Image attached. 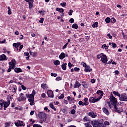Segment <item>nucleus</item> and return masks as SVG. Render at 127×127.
<instances>
[{
  "mask_svg": "<svg viewBox=\"0 0 127 127\" xmlns=\"http://www.w3.org/2000/svg\"><path fill=\"white\" fill-rule=\"evenodd\" d=\"M12 92H13V94L14 95V94L16 93V87H13L12 88Z\"/></svg>",
  "mask_w": 127,
  "mask_h": 127,
  "instance_id": "obj_37",
  "label": "nucleus"
},
{
  "mask_svg": "<svg viewBox=\"0 0 127 127\" xmlns=\"http://www.w3.org/2000/svg\"><path fill=\"white\" fill-rule=\"evenodd\" d=\"M16 64V62L14 59L12 60L11 61V62H9V67L12 69H14V68H15Z\"/></svg>",
  "mask_w": 127,
  "mask_h": 127,
  "instance_id": "obj_6",
  "label": "nucleus"
},
{
  "mask_svg": "<svg viewBox=\"0 0 127 127\" xmlns=\"http://www.w3.org/2000/svg\"><path fill=\"white\" fill-rule=\"evenodd\" d=\"M100 101V98H94V97H90L89 99V102L90 103H96V102H98Z\"/></svg>",
  "mask_w": 127,
  "mask_h": 127,
  "instance_id": "obj_11",
  "label": "nucleus"
},
{
  "mask_svg": "<svg viewBox=\"0 0 127 127\" xmlns=\"http://www.w3.org/2000/svg\"><path fill=\"white\" fill-rule=\"evenodd\" d=\"M114 95H115V96H117L118 97H119V98L121 97V94L119 93L117 91H114L113 92Z\"/></svg>",
  "mask_w": 127,
  "mask_h": 127,
  "instance_id": "obj_29",
  "label": "nucleus"
},
{
  "mask_svg": "<svg viewBox=\"0 0 127 127\" xmlns=\"http://www.w3.org/2000/svg\"><path fill=\"white\" fill-rule=\"evenodd\" d=\"M88 116L93 119H95V118L97 117V114L93 112H90L88 113Z\"/></svg>",
  "mask_w": 127,
  "mask_h": 127,
  "instance_id": "obj_12",
  "label": "nucleus"
},
{
  "mask_svg": "<svg viewBox=\"0 0 127 127\" xmlns=\"http://www.w3.org/2000/svg\"><path fill=\"white\" fill-rule=\"evenodd\" d=\"M73 12V10H72V9H70V10H69V12H68V14L69 15H72V13Z\"/></svg>",
  "mask_w": 127,
  "mask_h": 127,
  "instance_id": "obj_58",
  "label": "nucleus"
},
{
  "mask_svg": "<svg viewBox=\"0 0 127 127\" xmlns=\"http://www.w3.org/2000/svg\"><path fill=\"white\" fill-rule=\"evenodd\" d=\"M102 110H103V113L106 114V115H107V116H109V115H110V112H109V110H108V109L107 108H103L102 109Z\"/></svg>",
  "mask_w": 127,
  "mask_h": 127,
  "instance_id": "obj_19",
  "label": "nucleus"
},
{
  "mask_svg": "<svg viewBox=\"0 0 127 127\" xmlns=\"http://www.w3.org/2000/svg\"><path fill=\"white\" fill-rule=\"evenodd\" d=\"M69 22H70V23H74V19L71 18V19L69 20Z\"/></svg>",
  "mask_w": 127,
  "mask_h": 127,
  "instance_id": "obj_50",
  "label": "nucleus"
},
{
  "mask_svg": "<svg viewBox=\"0 0 127 127\" xmlns=\"http://www.w3.org/2000/svg\"><path fill=\"white\" fill-rule=\"evenodd\" d=\"M116 19H115V18H111V22L112 23H115V22H116Z\"/></svg>",
  "mask_w": 127,
  "mask_h": 127,
  "instance_id": "obj_46",
  "label": "nucleus"
},
{
  "mask_svg": "<svg viewBox=\"0 0 127 127\" xmlns=\"http://www.w3.org/2000/svg\"><path fill=\"white\" fill-rule=\"evenodd\" d=\"M56 81H61L62 80V78L60 76H59L56 78Z\"/></svg>",
  "mask_w": 127,
  "mask_h": 127,
  "instance_id": "obj_43",
  "label": "nucleus"
},
{
  "mask_svg": "<svg viewBox=\"0 0 127 127\" xmlns=\"http://www.w3.org/2000/svg\"><path fill=\"white\" fill-rule=\"evenodd\" d=\"M49 106L50 107V108H51V109H53V110L56 111V109L54 107V105H53V104L50 103Z\"/></svg>",
  "mask_w": 127,
  "mask_h": 127,
  "instance_id": "obj_34",
  "label": "nucleus"
},
{
  "mask_svg": "<svg viewBox=\"0 0 127 127\" xmlns=\"http://www.w3.org/2000/svg\"><path fill=\"white\" fill-rule=\"evenodd\" d=\"M119 100L120 101H123L124 102L127 101V95L126 94H122L120 96V98H119Z\"/></svg>",
  "mask_w": 127,
  "mask_h": 127,
  "instance_id": "obj_8",
  "label": "nucleus"
},
{
  "mask_svg": "<svg viewBox=\"0 0 127 127\" xmlns=\"http://www.w3.org/2000/svg\"><path fill=\"white\" fill-rule=\"evenodd\" d=\"M109 125H110V123H109L108 122H104V126H105V127H106V126H109Z\"/></svg>",
  "mask_w": 127,
  "mask_h": 127,
  "instance_id": "obj_49",
  "label": "nucleus"
},
{
  "mask_svg": "<svg viewBox=\"0 0 127 127\" xmlns=\"http://www.w3.org/2000/svg\"><path fill=\"white\" fill-rule=\"evenodd\" d=\"M83 122L84 123H85V122H90V120L89 119V118H88L87 117H85L84 118H83Z\"/></svg>",
  "mask_w": 127,
  "mask_h": 127,
  "instance_id": "obj_36",
  "label": "nucleus"
},
{
  "mask_svg": "<svg viewBox=\"0 0 127 127\" xmlns=\"http://www.w3.org/2000/svg\"><path fill=\"white\" fill-rule=\"evenodd\" d=\"M48 96L49 98H53L54 97V95L53 94V91L52 90H48Z\"/></svg>",
  "mask_w": 127,
  "mask_h": 127,
  "instance_id": "obj_15",
  "label": "nucleus"
},
{
  "mask_svg": "<svg viewBox=\"0 0 127 127\" xmlns=\"http://www.w3.org/2000/svg\"><path fill=\"white\" fill-rule=\"evenodd\" d=\"M70 113L71 115H75V114H76V110H75V109H72L71 110Z\"/></svg>",
  "mask_w": 127,
  "mask_h": 127,
  "instance_id": "obj_40",
  "label": "nucleus"
},
{
  "mask_svg": "<svg viewBox=\"0 0 127 127\" xmlns=\"http://www.w3.org/2000/svg\"><path fill=\"white\" fill-rule=\"evenodd\" d=\"M112 47L113 48H116L117 47V44L114 43H112Z\"/></svg>",
  "mask_w": 127,
  "mask_h": 127,
  "instance_id": "obj_53",
  "label": "nucleus"
},
{
  "mask_svg": "<svg viewBox=\"0 0 127 127\" xmlns=\"http://www.w3.org/2000/svg\"><path fill=\"white\" fill-rule=\"evenodd\" d=\"M84 71H85V72H92V71H93V69L92 68H91L90 66L87 65L85 68Z\"/></svg>",
  "mask_w": 127,
  "mask_h": 127,
  "instance_id": "obj_17",
  "label": "nucleus"
},
{
  "mask_svg": "<svg viewBox=\"0 0 127 127\" xmlns=\"http://www.w3.org/2000/svg\"><path fill=\"white\" fill-rule=\"evenodd\" d=\"M29 53H30V55H32V56H33V57H35V56H36V54H37L36 52H34L33 53L31 51H30Z\"/></svg>",
  "mask_w": 127,
  "mask_h": 127,
  "instance_id": "obj_30",
  "label": "nucleus"
},
{
  "mask_svg": "<svg viewBox=\"0 0 127 127\" xmlns=\"http://www.w3.org/2000/svg\"><path fill=\"white\" fill-rule=\"evenodd\" d=\"M57 11H59V12H64V9L63 8H60L58 7L56 8Z\"/></svg>",
  "mask_w": 127,
  "mask_h": 127,
  "instance_id": "obj_28",
  "label": "nucleus"
},
{
  "mask_svg": "<svg viewBox=\"0 0 127 127\" xmlns=\"http://www.w3.org/2000/svg\"><path fill=\"white\" fill-rule=\"evenodd\" d=\"M51 75L52 76V77H57V73H51Z\"/></svg>",
  "mask_w": 127,
  "mask_h": 127,
  "instance_id": "obj_45",
  "label": "nucleus"
},
{
  "mask_svg": "<svg viewBox=\"0 0 127 127\" xmlns=\"http://www.w3.org/2000/svg\"><path fill=\"white\" fill-rule=\"evenodd\" d=\"M82 87H83V88H84L85 89H88V88H89V83L86 82L84 84H83Z\"/></svg>",
  "mask_w": 127,
  "mask_h": 127,
  "instance_id": "obj_23",
  "label": "nucleus"
},
{
  "mask_svg": "<svg viewBox=\"0 0 127 127\" xmlns=\"http://www.w3.org/2000/svg\"><path fill=\"white\" fill-rule=\"evenodd\" d=\"M14 71L16 73H20L21 72H22V70H21V69L20 68H14Z\"/></svg>",
  "mask_w": 127,
  "mask_h": 127,
  "instance_id": "obj_21",
  "label": "nucleus"
},
{
  "mask_svg": "<svg viewBox=\"0 0 127 127\" xmlns=\"http://www.w3.org/2000/svg\"><path fill=\"white\" fill-rule=\"evenodd\" d=\"M41 97L42 98H45L46 97V95L45 94V93H42L41 94Z\"/></svg>",
  "mask_w": 127,
  "mask_h": 127,
  "instance_id": "obj_60",
  "label": "nucleus"
},
{
  "mask_svg": "<svg viewBox=\"0 0 127 127\" xmlns=\"http://www.w3.org/2000/svg\"><path fill=\"white\" fill-rule=\"evenodd\" d=\"M8 14H9V15L11 14V9H10V7L8 6Z\"/></svg>",
  "mask_w": 127,
  "mask_h": 127,
  "instance_id": "obj_42",
  "label": "nucleus"
},
{
  "mask_svg": "<svg viewBox=\"0 0 127 127\" xmlns=\"http://www.w3.org/2000/svg\"><path fill=\"white\" fill-rule=\"evenodd\" d=\"M21 88L23 90H26V87L24 86L23 85H21Z\"/></svg>",
  "mask_w": 127,
  "mask_h": 127,
  "instance_id": "obj_63",
  "label": "nucleus"
},
{
  "mask_svg": "<svg viewBox=\"0 0 127 127\" xmlns=\"http://www.w3.org/2000/svg\"><path fill=\"white\" fill-rule=\"evenodd\" d=\"M24 55L25 56H27L26 60H28L29 59V53L28 52H25Z\"/></svg>",
  "mask_w": 127,
  "mask_h": 127,
  "instance_id": "obj_33",
  "label": "nucleus"
},
{
  "mask_svg": "<svg viewBox=\"0 0 127 127\" xmlns=\"http://www.w3.org/2000/svg\"><path fill=\"white\" fill-rule=\"evenodd\" d=\"M66 67H67V63L63 64L62 65V68L63 70H66Z\"/></svg>",
  "mask_w": 127,
  "mask_h": 127,
  "instance_id": "obj_25",
  "label": "nucleus"
},
{
  "mask_svg": "<svg viewBox=\"0 0 127 127\" xmlns=\"http://www.w3.org/2000/svg\"><path fill=\"white\" fill-rule=\"evenodd\" d=\"M78 105H79L80 106H87L88 105V103H87V102H83L82 101H79L78 102Z\"/></svg>",
  "mask_w": 127,
  "mask_h": 127,
  "instance_id": "obj_22",
  "label": "nucleus"
},
{
  "mask_svg": "<svg viewBox=\"0 0 127 127\" xmlns=\"http://www.w3.org/2000/svg\"><path fill=\"white\" fill-rule=\"evenodd\" d=\"M80 86H81V84H80L79 82L76 81L74 86V89H76H76H78L80 88Z\"/></svg>",
  "mask_w": 127,
  "mask_h": 127,
  "instance_id": "obj_18",
  "label": "nucleus"
},
{
  "mask_svg": "<svg viewBox=\"0 0 127 127\" xmlns=\"http://www.w3.org/2000/svg\"><path fill=\"white\" fill-rule=\"evenodd\" d=\"M105 20L107 23H110L111 22V18L110 17L106 18Z\"/></svg>",
  "mask_w": 127,
  "mask_h": 127,
  "instance_id": "obj_35",
  "label": "nucleus"
},
{
  "mask_svg": "<svg viewBox=\"0 0 127 127\" xmlns=\"http://www.w3.org/2000/svg\"><path fill=\"white\" fill-rule=\"evenodd\" d=\"M55 65H60V61L57 60L54 62Z\"/></svg>",
  "mask_w": 127,
  "mask_h": 127,
  "instance_id": "obj_39",
  "label": "nucleus"
},
{
  "mask_svg": "<svg viewBox=\"0 0 127 127\" xmlns=\"http://www.w3.org/2000/svg\"><path fill=\"white\" fill-rule=\"evenodd\" d=\"M72 28H74L75 29H77L78 27H79V26H78V24H73L72 26H71Z\"/></svg>",
  "mask_w": 127,
  "mask_h": 127,
  "instance_id": "obj_31",
  "label": "nucleus"
},
{
  "mask_svg": "<svg viewBox=\"0 0 127 127\" xmlns=\"http://www.w3.org/2000/svg\"><path fill=\"white\" fill-rule=\"evenodd\" d=\"M23 48V45H20L19 48V51H21V49Z\"/></svg>",
  "mask_w": 127,
  "mask_h": 127,
  "instance_id": "obj_56",
  "label": "nucleus"
},
{
  "mask_svg": "<svg viewBox=\"0 0 127 127\" xmlns=\"http://www.w3.org/2000/svg\"><path fill=\"white\" fill-rule=\"evenodd\" d=\"M97 57V59H101V61L103 63H105V64H106V63H108V58L107 57V56L103 53L98 55Z\"/></svg>",
  "mask_w": 127,
  "mask_h": 127,
  "instance_id": "obj_3",
  "label": "nucleus"
},
{
  "mask_svg": "<svg viewBox=\"0 0 127 127\" xmlns=\"http://www.w3.org/2000/svg\"><path fill=\"white\" fill-rule=\"evenodd\" d=\"M84 125L86 127H92V126L91 125V121H89L87 123H85Z\"/></svg>",
  "mask_w": 127,
  "mask_h": 127,
  "instance_id": "obj_27",
  "label": "nucleus"
},
{
  "mask_svg": "<svg viewBox=\"0 0 127 127\" xmlns=\"http://www.w3.org/2000/svg\"><path fill=\"white\" fill-rule=\"evenodd\" d=\"M36 94V91H35L34 90H33L31 94H27L25 95L26 98H29L28 101L30 103V106H33V105H34V96H35Z\"/></svg>",
  "mask_w": 127,
  "mask_h": 127,
  "instance_id": "obj_1",
  "label": "nucleus"
},
{
  "mask_svg": "<svg viewBox=\"0 0 127 127\" xmlns=\"http://www.w3.org/2000/svg\"><path fill=\"white\" fill-rule=\"evenodd\" d=\"M17 100L19 102H21V101H26V97L23 96V93H21L19 94V97L17 98Z\"/></svg>",
  "mask_w": 127,
  "mask_h": 127,
  "instance_id": "obj_7",
  "label": "nucleus"
},
{
  "mask_svg": "<svg viewBox=\"0 0 127 127\" xmlns=\"http://www.w3.org/2000/svg\"><path fill=\"white\" fill-rule=\"evenodd\" d=\"M33 127H42V126H40L38 124H34V125H33Z\"/></svg>",
  "mask_w": 127,
  "mask_h": 127,
  "instance_id": "obj_44",
  "label": "nucleus"
},
{
  "mask_svg": "<svg viewBox=\"0 0 127 127\" xmlns=\"http://www.w3.org/2000/svg\"><path fill=\"white\" fill-rule=\"evenodd\" d=\"M33 3V2H31L30 1L28 2L29 3V8H32V7L33 6V5L32 4V3Z\"/></svg>",
  "mask_w": 127,
  "mask_h": 127,
  "instance_id": "obj_38",
  "label": "nucleus"
},
{
  "mask_svg": "<svg viewBox=\"0 0 127 127\" xmlns=\"http://www.w3.org/2000/svg\"><path fill=\"white\" fill-rule=\"evenodd\" d=\"M113 108H114V111L116 112L117 113H119V114H120V113H122V112H123V108L120 107V106L118 104L115 105V106H113Z\"/></svg>",
  "mask_w": 127,
  "mask_h": 127,
  "instance_id": "obj_5",
  "label": "nucleus"
},
{
  "mask_svg": "<svg viewBox=\"0 0 127 127\" xmlns=\"http://www.w3.org/2000/svg\"><path fill=\"white\" fill-rule=\"evenodd\" d=\"M107 36L110 38V39H112V38H113V36H112L110 34H108Z\"/></svg>",
  "mask_w": 127,
  "mask_h": 127,
  "instance_id": "obj_62",
  "label": "nucleus"
},
{
  "mask_svg": "<svg viewBox=\"0 0 127 127\" xmlns=\"http://www.w3.org/2000/svg\"><path fill=\"white\" fill-rule=\"evenodd\" d=\"M4 60H7L6 59V56H5V55L4 54H2L1 56H0V61H3Z\"/></svg>",
  "mask_w": 127,
  "mask_h": 127,
  "instance_id": "obj_16",
  "label": "nucleus"
},
{
  "mask_svg": "<svg viewBox=\"0 0 127 127\" xmlns=\"http://www.w3.org/2000/svg\"><path fill=\"white\" fill-rule=\"evenodd\" d=\"M14 33H15V35H19V32H18V31H16Z\"/></svg>",
  "mask_w": 127,
  "mask_h": 127,
  "instance_id": "obj_64",
  "label": "nucleus"
},
{
  "mask_svg": "<svg viewBox=\"0 0 127 127\" xmlns=\"http://www.w3.org/2000/svg\"><path fill=\"white\" fill-rule=\"evenodd\" d=\"M102 48H105L106 50L108 49V47H107V45L106 44H104V45L102 46Z\"/></svg>",
  "mask_w": 127,
  "mask_h": 127,
  "instance_id": "obj_55",
  "label": "nucleus"
},
{
  "mask_svg": "<svg viewBox=\"0 0 127 127\" xmlns=\"http://www.w3.org/2000/svg\"><path fill=\"white\" fill-rule=\"evenodd\" d=\"M59 99H64V94H62L59 97Z\"/></svg>",
  "mask_w": 127,
  "mask_h": 127,
  "instance_id": "obj_48",
  "label": "nucleus"
},
{
  "mask_svg": "<svg viewBox=\"0 0 127 127\" xmlns=\"http://www.w3.org/2000/svg\"><path fill=\"white\" fill-rule=\"evenodd\" d=\"M47 117L46 116V114L42 112L41 113V117L40 119L41 121H43V122H46V119Z\"/></svg>",
  "mask_w": 127,
  "mask_h": 127,
  "instance_id": "obj_10",
  "label": "nucleus"
},
{
  "mask_svg": "<svg viewBox=\"0 0 127 127\" xmlns=\"http://www.w3.org/2000/svg\"><path fill=\"white\" fill-rule=\"evenodd\" d=\"M68 43H66L63 47V49H65L67 47V45H68Z\"/></svg>",
  "mask_w": 127,
  "mask_h": 127,
  "instance_id": "obj_54",
  "label": "nucleus"
},
{
  "mask_svg": "<svg viewBox=\"0 0 127 127\" xmlns=\"http://www.w3.org/2000/svg\"><path fill=\"white\" fill-rule=\"evenodd\" d=\"M39 13H40L41 14H42V15H44V11H42V10H39L38 11Z\"/></svg>",
  "mask_w": 127,
  "mask_h": 127,
  "instance_id": "obj_47",
  "label": "nucleus"
},
{
  "mask_svg": "<svg viewBox=\"0 0 127 127\" xmlns=\"http://www.w3.org/2000/svg\"><path fill=\"white\" fill-rule=\"evenodd\" d=\"M60 59L63 60L65 58V54L64 53H62L59 56Z\"/></svg>",
  "mask_w": 127,
  "mask_h": 127,
  "instance_id": "obj_24",
  "label": "nucleus"
},
{
  "mask_svg": "<svg viewBox=\"0 0 127 127\" xmlns=\"http://www.w3.org/2000/svg\"><path fill=\"white\" fill-rule=\"evenodd\" d=\"M96 82V80H95L94 79H92L91 80V83H92V84H94V83Z\"/></svg>",
  "mask_w": 127,
  "mask_h": 127,
  "instance_id": "obj_61",
  "label": "nucleus"
},
{
  "mask_svg": "<svg viewBox=\"0 0 127 127\" xmlns=\"http://www.w3.org/2000/svg\"><path fill=\"white\" fill-rule=\"evenodd\" d=\"M74 70L75 72H77V71H80V68L78 67H74Z\"/></svg>",
  "mask_w": 127,
  "mask_h": 127,
  "instance_id": "obj_51",
  "label": "nucleus"
},
{
  "mask_svg": "<svg viewBox=\"0 0 127 127\" xmlns=\"http://www.w3.org/2000/svg\"><path fill=\"white\" fill-rule=\"evenodd\" d=\"M41 88H43L44 90H47L48 89V86H47V84L46 83H43L41 85Z\"/></svg>",
  "mask_w": 127,
  "mask_h": 127,
  "instance_id": "obj_20",
  "label": "nucleus"
},
{
  "mask_svg": "<svg viewBox=\"0 0 127 127\" xmlns=\"http://www.w3.org/2000/svg\"><path fill=\"white\" fill-rule=\"evenodd\" d=\"M43 21H44V18H41V20L39 21L40 23H43Z\"/></svg>",
  "mask_w": 127,
  "mask_h": 127,
  "instance_id": "obj_59",
  "label": "nucleus"
},
{
  "mask_svg": "<svg viewBox=\"0 0 127 127\" xmlns=\"http://www.w3.org/2000/svg\"><path fill=\"white\" fill-rule=\"evenodd\" d=\"M90 124H92L93 127H106L103 123H100V122L95 121H91Z\"/></svg>",
  "mask_w": 127,
  "mask_h": 127,
  "instance_id": "obj_4",
  "label": "nucleus"
},
{
  "mask_svg": "<svg viewBox=\"0 0 127 127\" xmlns=\"http://www.w3.org/2000/svg\"><path fill=\"white\" fill-rule=\"evenodd\" d=\"M68 67H69V69H71V68H72V64H71V63L69 62L68 63Z\"/></svg>",
  "mask_w": 127,
  "mask_h": 127,
  "instance_id": "obj_57",
  "label": "nucleus"
},
{
  "mask_svg": "<svg viewBox=\"0 0 127 127\" xmlns=\"http://www.w3.org/2000/svg\"><path fill=\"white\" fill-rule=\"evenodd\" d=\"M110 101L109 102V107L111 108H114L115 106L118 105V100L116 97H114L112 94L110 95Z\"/></svg>",
  "mask_w": 127,
  "mask_h": 127,
  "instance_id": "obj_2",
  "label": "nucleus"
},
{
  "mask_svg": "<svg viewBox=\"0 0 127 127\" xmlns=\"http://www.w3.org/2000/svg\"><path fill=\"white\" fill-rule=\"evenodd\" d=\"M61 5L62 6H63V7H64V6H65V5H66V2H63V3H61Z\"/></svg>",
  "mask_w": 127,
  "mask_h": 127,
  "instance_id": "obj_52",
  "label": "nucleus"
},
{
  "mask_svg": "<svg viewBox=\"0 0 127 127\" xmlns=\"http://www.w3.org/2000/svg\"><path fill=\"white\" fill-rule=\"evenodd\" d=\"M3 103H4V100H0V106L1 109H2V108H3Z\"/></svg>",
  "mask_w": 127,
  "mask_h": 127,
  "instance_id": "obj_26",
  "label": "nucleus"
},
{
  "mask_svg": "<svg viewBox=\"0 0 127 127\" xmlns=\"http://www.w3.org/2000/svg\"><path fill=\"white\" fill-rule=\"evenodd\" d=\"M97 94L98 95L99 97L98 98H99L100 100L102 99L103 96H104V92H103L101 90H98L97 91Z\"/></svg>",
  "mask_w": 127,
  "mask_h": 127,
  "instance_id": "obj_13",
  "label": "nucleus"
},
{
  "mask_svg": "<svg viewBox=\"0 0 127 127\" xmlns=\"http://www.w3.org/2000/svg\"><path fill=\"white\" fill-rule=\"evenodd\" d=\"M98 22H95L92 25V27L93 28L97 27L98 26Z\"/></svg>",
  "mask_w": 127,
  "mask_h": 127,
  "instance_id": "obj_41",
  "label": "nucleus"
},
{
  "mask_svg": "<svg viewBox=\"0 0 127 127\" xmlns=\"http://www.w3.org/2000/svg\"><path fill=\"white\" fill-rule=\"evenodd\" d=\"M15 126L17 127H24V123H23V122L18 121L17 122H15Z\"/></svg>",
  "mask_w": 127,
  "mask_h": 127,
  "instance_id": "obj_9",
  "label": "nucleus"
},
{
  "mask_svg": "<svg viewBox=\"0 0 127 127\" xmlns=\"http://www.w3.org/2000/svg\"><path fill=\"white\" fill-rule=\"evenodd\" d=\"M10 125H11V123L10 122H6L5 123V127H10Z\"/></svg>",
  "mask_w": 127,
  "mask_h": 127,
  "instance_id": "obj_32",
  "label": "nucleus"
},
{
  "mask_svg": "<svg viewBox=\"0 0 127 127\" xmlns=\"http://www.w3.org/2000/svg\"><path fill=\"white\" fill-rule=\"evenodd\" d=\"M9 105H10V101L9 100H7L5 102L4 101L3 107H4V108H7Z\"/></svg>",
  "mask_w": 127,
  "mask_h": 127,
  "instance_id": "obj_14",
  "label": "nucleus"
}]
</instances>
